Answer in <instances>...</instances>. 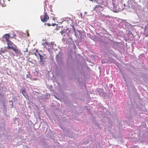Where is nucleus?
Returning a JSON list of instances; mask_svg holds the SVG:
<instances>
[{"label": "nucleus", "instance_id": "f257e3e1", "mask_svg": "<svg viewBox=\"0 0 148 148\" xmlns=\"http://www.w3.org/2000/svg\"><path fill=\"white\" fill-rule=\"evenodd\" d=\"M121 0H112L111 10L114 12H118L123 8Z\"/></svg>", "mask_w": 148, "mask_h": 148}, {"label": "nucleus", "instance_id": "f03ea898", "mask_svg": "<svg viewBox=\"0 0 148 148\" xmlns=\"http://www.w3.org/2000/svg\"><path fill=\"white\" fill-rule=\"evenodd\" d=\"M44 14L43 16H40V19L41 21L43 22H45L47 21L48 19H49V17L47 15V13L45 12H44Z\"/></svg>", "mask_w": 148, "mask_h": 148}, {"label": "nucleus", "instance_id": "7ed1b4c3", "mask_svg": "<svg viewBox=\"0 0 148 148\" xmlns=\"http://www.w3.org/2000/svg\"><path fill=\"white\" fill-rule=\"evenodd\" d=\"M7 44L8 45L7 48L8 49H11L13 50V48H14L16 46L10 40L7 41Z\"/></svg>", "mask_w": 148, "mask_h": 148}, {"label": "nucleus", "instance_id": "20e7f679", "mask_svg": "<svg viewBox=\"0 0 148 148\" xmlns=\"http://www.w3.org/2000/svg\"><path fill=\"white\" fill-rule=\"evenodd\" d=\"M62 54L60 52H59V53L56 55V58L57 62H60L61 61L62 59Z\"/></svg>", "mask_w": 148, "mask_h": 148}, {"label": "nucleus", "instance_id": "39448f33", "mask_svg": "<svg viewBox=\"0 0 148 148\" xmlns=\"http://www.w3.org/2000/svg\"><path fill=\"white\" fill-rule=\"evenodd\" d=\"M46 58L45 56H44L42 58L40 59V61L39 62V63L41 66H44L45 64V61Z\"/></svg>", "mask_w": 148, "mask_h": 148}, {"label": "nucleus", "instance_id": "423d86ee", "mask_svg": "<svg viewBox=\"0 0 148 148\" xmlns=\"http://www.w3.org/2000/svg\"><path fill=\"white\" fill-rule=\"evenodd\" d=\"M13 50L15 52L17 56L20 55L21 54V51L17 49L16 46L14 48H13Z\"/></svg>", "mask_w": 148, "mask_h": 148}, {"label": "nucleus", "instance_id": "0eeeda50", "mask_svg": "<svg viewBox=\"0 0 148 148\" xmlns=\"http://www.w3.org/2000/svg\"><path fill=\"white\" fill-rule=\"evenodd\" d=\"M20 92L26 98V91L25 88L22 87L20 90Z\"/></svg>", "mask_w": 148, "mask_h": 148}, {"label": "nucleus", "instance_id": "6e6552de", "mask_svg": "<svg viewBox=\"0 0 148 148\" xmlns=\"http://www.w3.org/2000/svg\"><path fill=\"white\" fill-rule=\"evenodd\" d=\"M54 45L56 46V45L54 43V42H52L51 43H49V44L47 45L48 47H49L48 49H53Z\"/></svg>", "mask_w": 148, "mask_h": 148}, {"label": "nucleus", "instance_id": "1a4fd4ad", "mask_svg": "<svg viewBox=\"0 0 148 148\" xmlns=\"http://www.w3.org/2000/svg\"><path fill=\"white\" fill-rule=\"evenodd\" d=\"M145 13V12L143 11H141L140 12H139V13L137 14V15L139 17H142L143 16L144 17V14Z\"/></svg>", "mask_w": 148, "mask_h": 148}, {"label": "nucleus", "instance_id": "9d476101", "mask_svg": "<svg viewBox=\"0 0 148 148\" xmlns=\"http://www.w3.org/2000/svg\"><path fill=\"white\" fill-rule=\"evenodd\" d=\"M73 28L74 30V31L76 37H77L78 35H80L81 34V31H80V30H77V32L79 33V34H77V33H76V32L75 31V28H74L73 27Z\"/></svg>", "mask_w": 148, "mask_h": 148}, {"label": "nucleus", "instance_id": "9b49d317", "mask_svg": "<svg viewBox=\"0 0 148 148\" xmlns=\"http://www.w3.org/2000/svg\"><path fill=\"white\" fill-rule=\"evenodd\" d=\"M107 51L111 55H112L114 56H115V54L114 52V51L111 50L110 49L108 48L107 49Z\"/></svg>", "mask_w": 148, "mask_h": 148}, {"label": "nucleus", "instance_id": "f8f14e48", "mask_svg": "<svg viewBox=\"0 0 148 148\" xmlns=\"http://www.w3.org/2000/svg\"><path fill=\"white\" fill-rule=\"evenodd\" d=\"M3 37L6 40L7 42L9 41V40H8L9 38L10 37V35L9 34H5Z\"/></svg>", "mask_w": 148, "mask_h": 148}, {"label": "nucleus", "instance_id": "ddd939ff", "mask_svg": "<svg viewBox=\"0 0 148 148\" xmlns=\"http://www.w3.org/2000/svg\"><path fill=\"white\" fill-rule=\"evenodd\" d=\"M42 44L44 45L45 47L47 48L46 45L47 46L48 44H49V43L45 40H43V42H42Z\"/></svg>", "mask_w": 148, "mask_h": 148}, {"label": "nucleus", "instance_id": "4468645a", "mask_svg": "<svg viewBox=\"0 0 148 148\" xmlns=\"http://www.w3.org/2000/svg\"><path fill=\"white\" fill-rule=\"evenodd\" d=\"M145 34V37L148 36V28H145L144 31Z\"/></svg>", "mask_w": 148, "mask_h": 148}, {"label": "nucleus", "instance_id": "2eb2a0df", "mask_svg": "<svg viewBox=\"0 0 148 148\" xmlns=\"http://www.w3.org/2000/svg\"><path fill=\"white\" fill-rule=\"evenodd\" d=\"M110 43H107L106 44L105 47L106 48H108L110 47Z\"/></svg>", "mask_w": 148, "mask_h": 148}, {"label": "nucleus", "instance_id": "dca6fc26", "mask_svg": "<svg viewBox=\"0 0 148 148\" xmlns=\"http://www.w3.org/2000/svg\"><path fill=\"white\" fill-rule=\"evenodd\" d=\"M66 32V29H65V30H62L60 31V32L61 34L62 35H63L64 33H65Z\"/></svg>", "mask_w": 148, "mask_h": 148}, {"label": "nucleus", "instance_id": "f3484780", "mask_svg": "<svg viewBox=\"0 0 148 148\" xmlns=\"http://www.w3.org/2000/svg\"><path fill=\"white\" fill-rule=\"evenodd\" d=\"M145 136L147 140H145L144 141L145 142H148V134H146L145 135Z\"/></svg>", "mask_w": 148, "mask_h": 148}, {"label": "nucleus", "instance_id": "a211bd4d", "mask_svg": "<svg viewBox=\"0 0 148 148\" xmlns=\"http://www.w3.org/2000/svg\"><path fill=\"white\" fill-rule=\"evenodd\" d=\"M36 60H33V61H32V64H35L36 63Z\"/></svg>", "mask_w": 148, "mask_h": 148}, {"label": "nucleus", "instance_id": "6ab92c4d", "mask_svg": "<svg viewBox=\"0 0 148 148\" xmlns=\"http://www.w3.org/2000/svg\"><path fill=\"white\" fill-rule=\"evenodd\" d=\"M60 27L59 26H58V25H56V29L57 30H58L60 28Z\"/></svg>", "mask_w": 148, "mask_h": 148}, {"label": "nucleus", "instance_id": "aec40b11", "mask_svg": "<svg viewBox=\"0 0 148 148\" xmlns=\"http://www.w3.org/2000/svg\"><path fill=\"white\" fill-rule=\"evenodd\" d=\"M38 55H39V56L40 59H41V58H42V57H43L44 56H42V55L41 54H40L39 53H38Z\"/></svg>", "mask_w": 148, "mask_h": 148}, {"label": "nucleus", "instance_id": "412c9836", "mask_svg": "<svg viewBox=\"0 0 148 148\" xmlns=\"http://www.w3.org/2000/svg\"><path fill=\"white\" fill-rule=\"evenodd\" d=\"M38 55H39V56L40 59H41V58H42V57H43L44 56H42V55L41 54H40L39 53H38Z\"/></svg>", "mask_w": 148, "mask_h": 148}, {"label": "nucleus", "instance_id": "4be33fe9", "mask_svg": "<svg viewBox=\"0 0 148 148\" xmlns=\"http://www.w3.org/2000/svg\"><path fill=\"white\" fill-rule=\"evenodd\" d=\"M91 1H92V2H94L95 3H97L98 2V0H90Z\"/></svg>", "mask_w": 148, "mask_h": 148}, {"label": "nucleus", "instance_id": "5701e85b", "mask_svg": "<svg viewBox=\"0 0 148 148\" xmlns=\"http://www.w3.org/2000/svg\"><path fill=\"white\" fill-rule=\"evenodd\" d=\"M101 7L100 5H96L95 7V9Z\"/></svg>", "mask_w": 148, "mask_h": 148}, {"label": "nucleus", "instance_id": "b1692460", "mask_svg": "<svg viewBox=\"0 0 148 148\" xmlns=\"http://www.w3.org/2000/svg\"><path fill=\"white\" fill-rule=\"evenodd\" d=\"M44 3H45V4H44V10L45 11V6L47 5V4L46 3V2H44Z\"/></svg>", "mask_w": 148, "mask_h": 148}, {"label": "nucleus", "instance_id": "393cba45", "mask_svg": "<svg viewBox=\"0 0 148 148\" xmlns=\"http://www.w3.org/2000/svg\"><path fill=\"white\" fill-rule=\"evenodd\" d=\"M28 51L27 48L25 49V50L24 51V52H27Z\"/></svg>", "mask_w": 148, "mask_h": 148}, {"label": "nucleus", "instance_id": "a878e982", "mask_svg": "<svg viewBox=\"0 0 148 148\" xmlns=\"http://www.w3.org/2000/svg\"><path fill=\"white\" fill-rule=\"evenodd\" d=\"M28 61H29V62L31 63H32V61L31 60V59H28Z\"/></svg>", "mask_w": 148, "mask_h": 148}, {"label": "nucleus", "instance_id": "bb28decb", "mask_svg": "<svg viewBox=\"0 0 148 148\" xmlns=\"http://www.w3.org/2000/svg\"><path fill=\"white\" fill-rule=\"evenodd\" d=\"M13 37L14 38H15V37H16V35L14 34H13Z\"/></svg>", "mask_w": 148, "mask_h": 148}, {"label": "nucleus", "instance_id": "cd10ccee", "mask_svg": "<svg viewBox=\"0 0 148 148\" xmlns=\"http://www.w3.org/2000/svg\"><path fill=\"white\" fill-rule=\"evenodd\" d=\"M55 25H57L56 23H53L52 24V25L53 26H55Z\"/></svg>", "mask_w": 148, "mask_h": 148}, {"label": "nucleus", "instance_id": "c85d7f7f", "mask_svg": "<svg viewBox=\"0 0 148 148\" xmlns=\"http://www.w3.org/2000/svg\"><path fill=\"white\" fill-rule=\"evenodd\" d=\"M47 25L49 26H51V25L50 23H48Z\"/></svg>", "mask_w": 148, "mask_h": 148}, {"label": "nucleus", "instance_id": "c756f323", "mask_svg": "<svg viewBox=\"0 0 148 148\" xmlns=\"http://www.w3.org/2000/svg\"><path fill=\"white\" fill-rule=\"evenodd\" d=\"M111 60L113 62V63H114V62H115V60L113 59H112Z\"/></svg>", "mask_w": 148, "mask_h": 148}, {"label": "nucleus", "instance_id": "7c9ffc66", "mask_svg": "<svg viewBox=\"0 0 148 148\" xmlns=\"http://www.w3.org/2000/svg\"><path fill=\"white\" fill-rule=\"evenodd\" d=\"M34 54H35V55L36 56H37V54H36V53H34Z\"/></svg>", "mask_w": 148, "mask_h": 148}, {"label": "nucleus", "instance_id": "2f4dec72", "mask_svg": "<svg viewBox=\"0 0 148 148\" xmlns=\"http://www.w3.org/2000/svg\"><path fill=\"white\" fill-rule=\"evenodd\" d=\"M127 24H128V23H125V25H126Z\"/></svg>", "mask_w": 148, "mask_h": 148}, {"label": "nucleus", "instance_id": "473e14b6", "mask_svg": "<svg viewBox=\"0 0 148 148\" xmlns=\"http://www.w3.org/2000/svg\"><path fill=\"white\" fill-rule=\"evenodd\" d=\"M29 33H28L27 34V36H29Z\"/></svg>", "mask_w": 148, "mask_h": 148}, {"label": "nucleus", "instance_id": "72a5a7b5", "mask_svg": "<svg viewBox=\"0 0 148 148\" xmlns=\"http://www.w3.org/2000/svg\"><path fill=\"white\" fill-rule=\"evenodd\" d=\"M2 51H3V53L5 52V51H3V50H2Z\"/></svg>", "mask_w": 148, "mask_h": 148}, {"label": "nucleus", "instance_id": "f704fd0d", "mask_svg": "<svg viewBox=\"0 0 148 148\" xmlns=\"http://www.w3.org/2000/svg\"><path fill=\"white\" fill-rule=\"evenodd\" d=\"M1 5H2V6H3V4H1Z\"/></svg>", "mask_w": 148, "mask_h": 148}, {"label": "nucleus", "instance_id": "c9c22d12", "mask_svg": "<svg viewBox=\"0 0 148 148\" xmlns=\"http://www.w3.org/2000/svg\"><path fill=\"white\" fill-rule=\"evenodd\" d=\"M46 23H45L44 24H45V25H46Z\"/></svg>", "mask_w": 148, "mask_h": 148}, {"label": "nucleus", "instance_id": "e433bc0d", "mask_svg": "<svg viewBox=\"0 0 148 148\" xmlns=\"http://www.w3.org/2000/svg\"><path fill=\"white\" fill-rule=\"evenodd\" d=\"M36 51L37 52H38L37 50Z\"/></svg>", "mask_w": 148, "mask_h": 148}, {"label": "nucleus", "instance_id": "4c0bfd02", "mask_svg": "<svg viewBox=\"0 0 148 148\" xmlns=\"http://www.w3.org/2000/svg\"><path fill=\"white\" fill-rule=\"evenodd\" d=\"M53 20H54V19H55L54 18H53Z\"/></svg>", "mask_w": 148, "mask_h": 148}, {"label": "nucleus", "instance_id": "58836bf2", "mask_svg": "<svg viewBox=\"0 0 148 148\" xmlns=\"http://www.w3.org/2000/svg\"><path fill=\"white\" fill-rule=\"evenodd\" d=\"M8 1H10V0H8Z\"/></svg>", "mask_w": 148, "mask_h": 148}]
</instances>
